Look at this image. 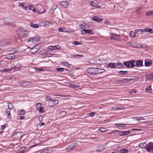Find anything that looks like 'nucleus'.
<instances>
[{
	"label": "nucleus",
	"instance_id": "nucleus-21",
	"mask_svg": "<svg viewBox=\"0 0 153 153\" xmlns=\"http://www.w3.org/2000/svg\"><path fill=\"white\" fill-rule=\"evenodd\" d=\"M90 3L91 5L93 7L98 8V7H99L98 4L96 1H91L90 2Z\"/></svg>",
	"mask_w": 153,
	"mask_h": 153
},
{
	"label": "nucleus",
	"instance_id": "nucleus-41",
	"mask_svg": "<svg viewBox=\"0 0 153 153\" xmlns=\"http://www.w3.org/2000/svg\"><path fill=\"white\" fill-rule=\"evenodd\" d=\"M74 44L76 45H82V43L81 42H78L74 41Z\"/></svg>",
	"mask_w": 153,
	"mask_h": 153
},
{
	"label": "nucleus",
	"instance_id": "nucleus-19",
	"mask_svg": "<svg viewBox=\"0 0 153 153\" xmlns=\"http://www.w3.org/2000/svg\"><path fill=\"white\" fill-rule=\"evenodd\" d=\"M147 145L145 143H141L139 147L141 149H146Z\"/></svg>",
	"mask_w": 153,
	"mask_h": 153
},
{
	"label": "nucleus",
	"instance_id": "nucleus-2",
	"mask_svg": "<svg viewBox=\"0 0 153 153\" xmlns=\"http://www.w3.org/2000/svg\"><path fill=\"white\" fill-rule=\"evenodd\" d=\"M135 61L134 60L127 61L123 62V64L127 67L134 68L135 67L134 63Z\"/></svg>",
	"mask_w": 153,
	"mask_h": 153
},
{
	"label": "nucleus",
	"instance_id": "nucleus-22",
	"mask_svg": "<svg viewBox=\"0 0 153 153\" xmlns=\"http://www.w3.org/2000/svg\"><path fill=\"white\" fill-rule=\"evenodd\" d=\"M49 106L50 107H53L55 106L53 100H52L50 101L48 103Z\"/></svg>",
	"mask_w": 153,
	"mask_h": 153
},
{
	"label": "nucleus",
	"instance_id": "nucleus-58",
	"mask_svg": "<svg viewBox=\"0 0 153 153\" xmlns=\"http://www.w3.org/2000/svg\"><path fill=\"white\" fill-rule=\"evenodd\" d=\"M117 82H118L120 83L125 82V80L124 79L121 80L117 81Z\"/></svg>",
	"mask_w": 153,
	"mask_h": 153
},
{
	"label": "nucleus",
	"instance_id": "nucleus-15",
	"mask_svg": "<svg viewBox=\"0 0 153 153\" xmlns=\"http://www.w3.org/2000/svg\"><path fill=\"white\" fill-rule=\"evenodd\" d=\"M11 21L10 19H6L4 21V23L6 25H12Z\"/></svg>",
	"mask_w": 153,
	"mask_h": 153
},
{
	"label": "nucleus",
	"instance_id": "nucleus-9",
	"mask_svg": "<svg viewBox=\"0 0 153 153\" xmlns=\"http://www.w3.org/2000/svg\"><path fill=\"white\" fill-rule=\"evenodd\" d=\"M19 6L22 7V8L25 10H27V9L28 7V5L25 3H19Z\"/></svg>",
	"mask_w": 153,
	"mask_h": 153
},
{
	"label": "nucleus",
	"instance_id": "nucleus-32",
	"mask_svg": "<svg viewBox=\"0 0 153 153\" xmlns=\"http://www.w3.org/2000/svg\"><path fill=\"white\" fill-rule=\"evenodd\" d=\"M41 8L39 10H38L39 13H43L45 12V10L44 9L43 7L40 6Z\"/></svg>",
	"mask_w": 153,
	"mask_h": 153
},
{
	"label": "nucleus",
	"instance_id": "nucleus-34",
	"mask_svg": "<svg viewBox=\"0 0 153 153\" xmlns=\"http://www.w3.org/2000/svg\"><path fill=\"white\" fill-rule=\"evenodd\" d=\"M25 111L24 110H21L20 111H18V115H21L24 114L25 113Z\"/></svg>",
	"mask_w": 153,
	"mask_h": 153
},
{
	"label": "nucleus",
	"instance_id": "nucleus-46",
	"mask_svg": "<svg viewBox=\"0 0 153 153\" xmlns=\"http://www.w3.org/2000/svg\"><path fill=\"white\" fill-rule=\"evenodd\" d=\"M146 15L148 16L153 15V11L147 12Z\"/></svg>",
	"mask_w": 153,
	"mask_h": 153
},
{
	"label": "nucleus",
	"instance_id": "nucleus-64",
	"mask_svg": "<svg viewBox=\"0 0 153 153\" xmlns=\"http://www.w3.org/2000/svg\"><path fill=\"white\" fill-rule=\"evenodd\" d=\"M86 30L83 29L81 31V33L82 34H85V33Z\"/></svg>",
	"mask_w": 153,
	"mask_h": 153
},
{
	"label": "nucleus",
	"instance_id": "nucleus-59",
	"mask_svg": "<svg viewBox=\"0 0 153 153\" xmlns=\"http://www.w3.org/2000/svg\"><path fill=\"white\" fill-rule=\"evenodd\" d=\"M54 47L53 46H50L48 47V49L50 50L54 49Z\"/></svg>",
	"mask_w": 153,
	"mask_h": 153
},
{
	"label": "nucleus",
	"instance_id": "nucleus-10",
	"mask_svg": "<svg viewBox=\"0 0 153 153\" xmlns=\"http://www.w3.org/2000/svg\"><path fill=\"white\" fill-rule=\"evenodd\" d=\"M69 3L66 1H62L60 2V5L64 8H67L68 6Z\"/></svg>",
	"mask_w": 153,
	"mask_h": 153
},
{
	"label": "nucleus",
	"instance_id": "nucleus-56",
	"mask_svg": "<svg viewBox=\"0 0 153 153\" xmlns=\"http://www.w3.org/2000/svg\"><path fill=\"white\" fill-rule=\"evenodd\" d=\"M145 123H147L148 125L153 124V121H150L148 122H146Z\"/></svg>",
	"mask_w": 153,
	"mask_h": 153
},
{
	"label": "nucleus",
	"instance_id": "nucleus-26",
	"mask_svg": "<svg viewBox=\"0 0 153 153\" xmlns=\"http://www.w3.org/2000/svg\"><path fill=\"white\" fill-rule=\"evenodd\" d=\"M92 19L93 20L98 22H100L102 21V19H99L96 16L93 17Z\"/></svg>",
	"mask_w": 153,
	"mask_h": 153
},
{
	"label": "nucleus",
	"instance_id": "nucleus-27",
	"mask_svg": "<svg viewBox=\"0 0 153 153\" xmlns=\"http://www.w3.org/2000/svg\"><path fill=\"white\" fill-rule=\"evenodd\" d=\"M105 71V69L98 68V74L104 73Z\"/></svg>",
	"mask_w": 153,
	"mask_h": 153
},
{
	"label": "nucleus",
	"instance_id": "nucleus-30",
	"mask_svg": "<svg viewBox=\"0 0 153 153\" xmlns=\"http://www.w3.org/2000/svg\"><path fill=\"white\" fill-rule=\"evenodd\" d=\"M152 64V62L151 61L146 62L145 61V66H150Z\"/></svg>",
	"mask_w": 153,
	"mask_h": 153
},
{
	"label": "nucleus",
	"instance_id": "nucleus-6",
	"mask_svg": "<svg viewBox=\"0 0 153 153\" xmlns=\"http://www.w3.org/2000/svg\"><path fill=\"white\" fill-rule=\"evenodd\" d=\"M39 40V37L36 36L30 38L28 39L27 42H31L33 43H35Z\"/></svg>",
	"mask_w": 153,
	"mask_h": 153
},
{
	"label": "nucleus",
	"instance_id": "nucleus-43",
	"mask_svg": "<svg viewBox=\"0 0 153 153\" xmlns=\"http://www.w3.org/2000/svg\"><path fill=\"white\" fill-rule=\"evenodd\" d=\"M85 33H88L90 34H93V31L91 30H86Z\"/></svg>",
	"mask_w": 153,
	"mask_h": 153
},
{
	"label": "nucleus",
	"instance_id": "nucleus-35",
	"mask_svg": "<svg viewBox=\"0 0 153 153\" xmlns=\"http://www.w3.org/2000/svg\"><path fill=\"white\" fill-rule=\"evenodd\" d=\"M115 125L120 127H124L126 126V125L124 124H116Z\"/></svg>",
	"mask_w": 153,
	"mask_h": 153
},
{
	"label": "nucleus",
	"instance_id": "nucleus-29",
	"mask_svg": "<svg viewBox=\"0 0 153 153\" xmlns=\"http://www.w3.org/2000/svg\"><path fill=\"white\" fill-rule=\"evenodd\" d=\"M108 130L106 128L102 127H100L99 128V131L101 132H105Z\"/></svg>",
	"mask_w": 153,
	"mask_h": 153
},
{
	"label": "nucleus",
	"instance_id": "nucleus-57",
	"mask_svg": "<svg viewBox=\"0 0 153 153\" xmlns=\"http://www.w3.org/2000/svg\"><path fill=\"white\" fill-rule=\"evenodd\" d=\"M64 63H65V65L66 66H67V67H68V68L70 67V65L68 63L66 62H64Z\"/></svg>",
	"mask_w": 153,
	"mask_h": 153
},
{
	"label": "nucleus",
	"instance_id": "nucleus-42",
	"mask_svg": "<svg viewBox=\"0 0 153 153\" xmlns=\"http://www.w3.org/2000/svg\"><path fill=\"white\" fill-rule=\"evenodd\" d=\"M14 69V68H11L10 69H5L3 70L4 71L8 72L10 71L11 70H13Z\"/></svg>",
	"mask_w": 153,
	"mask_h": 153
},
{
	"label": "nucleus",
	"instance_id": "nucleus-55",
	"mask_svg": "<svg viewBox=\"0 0 153 153\" xmlns=\"http://www.w3.org/2000/svg\"><path fill=\"white\" fill-rule=\"evenodd\" d=\"M124 79L125 80V82H129L130 81L133 79Z\"/></svg>",
	"mask_w": 153,
	"mask_h": 153
},
{
	"label": "nucleus",
	"instance_id": "nucleus-33",
	"mask_svg": "<svg viewBox=\"0 0 153 153\" xmlns=\"http://www.w3.org/2000/svg\"><path fill=\"white\" fill-rule=\"evenodd\" d=\"M128 71H120L119 72V74L122 75H124L128 73Z\"/></svg>",
	"mask_w": 153,
	"mask_h": 153
},
{
	"label": "nucleus",
	"instance_id": "nucleus-53",
	"mask_svg": "<svg viewBox=\"0 0 153 153\" xmlns=\"http://www.w3.org/2000/svg\"><path fill=\"white\" fill-rule=\"evenodd\" d=\"M54 48H56L57 50H60L61 48V47L58 45H56L54 47Z\"/></svg>",
	"mask_w": 153,
	"mask_h": 153
},
{
	"label": "nucleus",
	"instance_id": "nucleus-24",
	"mask_svg": "<svg viewBox=\"0 0 153 153\" xmlns=\"http://www.w3.org/2000/svg\"><path fill=\"white\" fill-rule=\"evenodd\" d=\"M41 23L42 24V25L43 27H45L49 25V24H51V23H49L48 22H42Z\"/></svg>",
	"mask_w": 153,
	"mask_h": 153
},
{
	"label": "nucleus",
	"instance_id": "nucleus-17",
	"mask_svg": "<svg viewBox=\"0 0 153 153\" xmlns=\"http://www.w3.org/2000/svg\"><path fill=\"white\" fill-rule=\"evenodd\" d=\"M116 67L119 69L123 68L124 67L122 63L120 62H118L117 63H116Z\"/></svg>",
	"mask_w": 153,
	"mask_h": 153
},
{
	"label": "nucleus",
	"instance_id": "nucleus-18",
	"mask_svg": "<svg viewBox=\"0 0 153 153\" xmlns=\"http://www.w3.org/2000/svg\"><path fill=\"white\" fill-rule=\"evenodd\" d=\"M109 67L111 68H116V64L115 63H110L108 65L107 67Z\"/></svg>",
	"mask_w": 153,
	"mask_h": 153
},
{
	"label": "nucleus",
	"instance_id": "nucleus-52",
	"mask_svg": "<svg viewBox=\"0 0 153 153\" xmlns=\"http://www.w3.org/2000/svg\"><path fill=\"white\" fill-rule=\"evenodd\" d=\"M70 86L71 87H72L74 88H77V87H78V86H76L74 84H71L70 85Z\"/></svg>",
	"mask_w": 153,
	"mask_h": 153
},
{
	"label": "nucleus",
	"instance_id": "nucleus-63",
	"mask_svg": "<svg viewBox=\"0 0 153 153\" xmlns=\"http://www.w3.org/2000/svg\"><path fill=\"white\" fill-rule=\"evenodd\" d=\"M64 29L63 28L60 27L58 28V30L60 32H63V30Z\"/></svg>",
	"mask_w": 153,
	"mask_h": 153
},
{
	"label": "nucleus",
	"instance_id": "nucleus-4",
	"mask_svg": "<svg viewBox=\"0 0 153 153\" xmlns=\"http://www.w3.org/2000/svg\"><path fill=\"white\" fill-rule=\"evenodd\" d=\"M88 62L93 65L101 64V60L97 58H93L88 60Z\"/></svg>",
	"mask_w": 153,
	"mask_h": 153
},
{
	"label": "nucleus",
	"instance_id": "nucleus-50",
	"mask_svg": "<svg viewBox=\"0 0 153 153\" xmlns=\"http://www.w3.org/2000/svg\"><path fill=\"white\" fill-rule=\"evenodd\" d=\"M8 57L10 58V59H12L14 58L15 57V55L13 54H11Z\"/></svg>",
	"mask_w": 153,
	"mask_h": 153
},
{
	"label": "nucleus",
	"instance_id": "nucleus-37",
	"mask_svg": "<svg viewBox=\"0 0 153 153\" xmlns=\"http://www.w3.org/2000/svg\"><path fill=\"white\" fill-rule=\"evenodd\" d=\"M126 135H127V134L126 131H122L119 133V135L121 136Z\"/></svg>",
	"mask_w": 153,
	"mask_h": 153
},
{
	"label": "nucleus",
	"instance_id": "nucleus-5",
	"mask_svg": "<svg viewBox=\"0 0 153 153\" xmlns=\"http://www.w3.org/2000/svg\"><path fill=\"white\" fill-rule=\"evenodd\" d=\"M22 133L21 132H17L13 134L12 136V137L15 140H20L22 136L23 135H22Z\"/></svg>",
	"mask_w": 153,
	"mask_h": 153
},
{
	"label": "nucleus",
	"instance_id": "nucleus-45",
	"mask_svg": "<svg viewBox=\"0 0 153 153\" xmlns=\"http://www.w3.org/2000/svg\"><path fill=\"white\" fill-rule=\"evenodd\" d=\"M35 69L36 71H43V70L42 68L35 67Z\"/></svg>",
	"mask_w": 153,
	"mask_h": 153
},
{
	"label": "nucleus",
	"instance_id": "nucleus-28",
	"mask_svg": "<svg viewBox=\"0 0 153 153\" xmlns=\"http://www.w3.org/2000/svg\"><path fill=\"white\" fill-rule=\"evenodd\" d=\"M57 7V6L56 4H53L51 9L50 10V11H52L53 12V11L55 10Z\"/></svg>",
	"mask_w": 153,
	"mask_h": 153
},
{
	"label": "nucleus",
	"instance_id": "nucleus-20",
	"mask_svg": "<svg viewBox=\"0 0 153 153\" xmlns=\"http://www.w3.org/2000/svg\"><path fill=\"white\" fill-rule=\"evenodd\" d=\"M30 27L34 28H38L39 27V25L38 24H34L33 23H30Z\"/></svg>",
	"mask_w": 153,
	"mask_h": 153
},
{
	"label": "nucleus",
	"instance_id": "nucleus-1",
	"mask_svg": "<svg viewBox=\"0 0 153 153\" xmlns=\"http://www.w3.org/2000/svg\"><path fill=\"white\" fill-rule=\"evenodd\" d=\"M17 33L20 37L23 38L26 37L28 35L29 32L22 27H20L18 30Z\"/></svg>",
	"mask_w": 153,
	"mask_h": 153
},
{
	"label": "nucleus",
	"instance_id": "nucleus-16",
	"mask_svg": "<svg viewBox=\"0 0 153 153\" xmlns=\"http://www.w3.org/2000/svg\"><path fill=\"white\" fill-rule=\"evenodd\" d=\"M51 150V149H48L47 148L46 149H43L39 151L40 152L39 153H50L49 151Z\"/></svg>",
	"mask_w": 153,
	"mask_h": 153
},
{
	"label": "nucleus",
	"instance_id": "nucleus-48",
	"mask_svg": "<svg viewBox=\"0 0 153 153\" xmlns=\"http://www.w3.org/2000/svg\"><path fill=\"white\" fill-rule=\"evenodd\" d=\"M41 103H37L36 105V108L37 109L39 108V107H41Z\"/></svg>",
	"mask_w": 153,
	"mask_h": 153
},
{
	"label": "nucleus",
	"instance_id": "nucleus-44",
	"mask_svg": "<svg viewBox=\"0 0 153 153\" xmlns=\"http://www.w3.org/2000/svg\"><path fill=\"white\" fill-rule=\"evenodd\" d=\"M8 108H9L10 109H12L14 108L13 105H12L11 103H10L9 104V105H8Z\"/></svg>",
	"mask_w": 153,
	"mask_h": 153
},
{
	"label": "nucleus",
	"instance_id": "nucleus-3",
	"mask_svg": "<svg viewBox=\"0 0 153 153\" xmlns=\"http://www.w3.org/2000/svg\"><path fill=\"white\" fill-rule=\"evenodd\" d=\"M87 71L89 74L92 75H96L98 74V68H89L87 69Z\"/></svg>",
	"mask_w": 153,
	"mask_h": 153
},
{
	"label": "nucleus",
	"instance_id": "nucleus-51",
	"mask_svg": "<svg viewBox=\"0 0 153 153\" xmlns=\"http://www.w3.org/2000/svg\"><path fill=\"white\" fill-rule=\"evenodd\" d=\"M46 100L47 101H51V100H52V98L50 97H49L48 96H46Z\"/></svg>",
	"mask_w": 153,
	"mask_h": 153
},
{
	"label": "nucleus",
	"instance_id": "nucleus-23",
	"mask_svg": "<svg viewBox=\"0 0 153 153\" xmlns=\"http://www.w3.org/2000/svg\"><path fill=\"white\" fill-rule=\"evenodd\" d=\"M147 78L148 80L149 81L153 80V74H149L147 75Z\"/></svg>",
	"mask_w": 153,
	"mask_h": 153
},
{
	"label": "nucleus",
	"instance_id": "nucleus-14",
	"mask_svg": "<svg viewBox=\"0 0 153 153\" xmlns=\"http://www.w3.org/2000/svg\"><path fill=\"white\" fill-rule=\"evenodd\" d=\"M112 36L111 37V39H114L118 40L119 39V36L118 35L114 33H111Z\"/></svg>",
	"mask_w": 153,
	"mask_h": 153
},
{
	"label": "nucleus",
	"instance_id": "nucleus-12",
	"mask_svg": "<svg viewBox=\"0 0 153 153\" xmlns=\"http://www.w3.org/2000/svg\"><path fill=\"white\" fill-rule=\"evenodd\" d=\"M136 67H142L143 66V61L142 60H137L136 62Z\"/></svg>",
	"mask_w": 153,
	"mask_h": 153
},
{
	"label": "nucleus",
	"instance_id": "nucleus-25",
	"mask_svg": "<svg viewBox=\"0 0 153 153\" xmlns=\"http://www.w3.org/2000/svg\"><path fill=\"white\" fill-rule=\"evenodd\" d=\"M152 89L151 88V87L150 86H148L147 87L146 89V91L148 93H152Z\"/></svg>",
	"mask_w": 153,
	"mask_h": 153
},
{
	"label": "nucleus",
	"instance_id": "nucleus-49",
	"mask_svg": "<svg viewBox=\"0 0 153 153\" xmlns=\"http://www.w3.org/2000/svg\"><path fill=\"white\" fill-rule=\"evenodd\" d=\"M28 7L27 8V10H32L33 11V9L34 8L33 7H32L31 5H29V6H28Z\"/></svg>",
	"mask_w": 153,
	"mask_h": 153
},
{
	"label": "nucleus",
	"instance_id": "nucleus-40",
	"mask_svg": "<svg viewBox=\"0 0 153 153\" xmlns=\"http://www.w3.org/2000/svg\"><path fill=\"white\" fill-rule=\"evenodd\" d=\"M21 66L20 64L18 63L14 67H13V68H14V69H18L20 68Z\"/></svg>",
	"mask_w": 153,
	"mask_h": 153
},
{
	"label": "nucleus",
	"instance_id": "nucleus-47",
	"mask_svg": "<svg viewBox=\"0 0 153 153\" xmlns=\"http://www.w3.org/2000/svg\"><path fill=\"white\" fill-rule=\"evenodd\" d=\"M57 71L59 72H62L64 71V68H57Z\"/></svg>",
	"mask_w": 153,
	"mask_h": 153
},
{
	"label": "nucleus",
	"instance_id": "nucleus-39",
	"mask_svg": "<svg viewBox=\"0 0 153 153\" xmlns=\"http://www.w3.org/2000/svg\"><path fill=\"white\" fill-rule=\"evenodd\" d=\"M37 110H39L40 113H43L45 112V111L43 110V108L42 107H39Z\"/></svg>",
	"mask_w": 153,
	"mask_h": 153
},
{
	"label": "nucleus",
	"instance_id": "nucleus-31",
	"mask_svg": "<svg viewBox=\"0 0 153 153\" xmlns=\"http://www.w3.org/2000/svg\"><path fill=\"white\" fill-rule=\"evenodd\" d=\"M10 109L7 108L6 110V112L7 114V116L8 117H10V118L11 117V116L10 113Z\"/></svg>",
	"mask_w": 153,
	"mask_h": 153
},
{
	"label": "nucleus",
	"instance_id": "nucleus-8",
	"mask_svg": "<svg viewBox=\"0 0 153 153\" xmlns=\"http://www.w3.org/2000/svg\"><path fill=\"white\" fill-rule=\"evenodd\" d=\"M77 146V144L76 143L71 144L67 148V150L69 151L70 150H73Z\"/></svg>",
	"mask_w": 153,
	"mask_h": 153
},
{
	"label": "nucleus",
	"instance_id": "nucleus-11",
	"mask_svg": "<svg viewBox=\"0 0 153 153\" xmlns=\"http://www.w3.org/2000/svg\"><path fill=\"white\" fill-rule=\"evenodd\" d=\"M30 84L29 82L27 81H23L20 83V85L21 86H28Z\"/></svg>",
	"mask_w": 153,
	"mask_h": 153
},
{
	"label": "nucleus",
	"instance_id": "nucleus-61",
	"mask_svg": "<svg viewBox=\"0 0 153 153\" xmlns=\"http://www.w3.org/2000/svg\"><path fill=\"white\" fill-rule=\"evenodd\" d=\"M79 27L80 28L82 29L83 30L85 28V26H83L82 24L79 25Z\"/></svg>",
	"mask_w": 153,
	"mask_h": 153
},
{
	"label": "nucleus",
	"instance_id": "nucleus-60",
	"mask_svg": "<svg viewBox=\"0 0 153 153\" xmlns=\"http://www.w3.org/2000/svg\"><path fill=\"white\" fill-rule=\"evenodd\" d=\"M96 112H91L89 114V115H91V117H93L94 114H95Z\"/></svg>",
	"mask_w": 153,
	"mask_h": 153
},
{
	"label": "nucleus",
	"instance_id": "nucleus-13",
	"mask_svg": "<svg viewBox=\"0 0 153 153\" xmlns=\"http://www.w3.org/2000/svg\"><path fill=\"white\" fill-rule=\"evenodd\" d=\"M38 49L37 48H36V47H33L30 50V52L32 54H34L36 53Z\"/></svg>",
	"mask_w": 153,
	"mask_h": 153
},
{
	"label": "nucleus",
	"instance_id": "nucleus-7",
	"mask_svg": "<svg viewBox=\"0 0 153 153\" xmlns=\"http://www.w3.org/2000/svg\"><path fill=\"white\" fill-rule=\"evenodd\" d=\"M146 149L148 152H152L153 153V143L150 142L147 145Z\"/></svg>",
	"mask_w": 153,
	"mask_h": 153
},
{
	"label": "nucleus",
	"instance_id": "nucleus-38",
	"mask_svg": "<svg viewBox=\"0 0 153 153\" xmlns=\"http://www.w3.org/2000/svg\"><path fill=\"white\" fill-rule=\"evenodd\" d=\"M128 152V150L127 149H124L120 150V153H127Z\"/></svg>",
	"mask_w": 153,
	"mask_h": 153
},
{
	"label": "nucleus",
	"instance_id": "nucleus-62",
	"mask_svg": "<svg viewBox=\"0 0 153 153\" xmlns=\"http://www.w3.org/2000/svg\"><path fill=\"white\" fill-rule=\"evenodd\" d=\"M54 103L55 104V105H57L58 103V100H53Z\"/></svg>",
	"mask_w": 153,
	"mask_h": 153
},
{
	"label": "nucleus",
	"instance_id": "nucleus-36",
	"mask_svg": "<svg viewBox=\"0 0 153 153\" xmlns=\"http://www.w3.org/2000/svg\"><path fill=\"white\" fill-rule=\"evenodd\" d=\"M130 36L131 37H135L136 35L134 32L131 31L130 33Z\"/></svg>",
	"mask_w": 153,
	"mask_h": 153
},
{
	"label": "nucleus",
	"instance_id": "nucleus-54",
	"mask_svg": "<svg viewBox=\"0 0 153 153\" xmlns=\"http://www.w3.org/2000/svg\"><path fill=\"white\" fill-rule=\"evenodd\" d=\"M74 56H76V57H77L78 58L82 57L83 56L82 55H75Z\"/></svg>",
	"mask_w": 153,
	"mask_h": 153
}]
</instances>
